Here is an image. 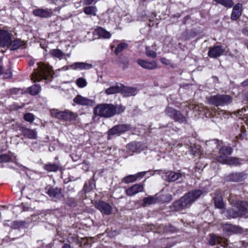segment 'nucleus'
Masks as SVG:
<instances>
[{"label": "nucleus", "instance_id": "79ce46f5", "mask_svg": "<svg viewBox=\"0 0 248 248\" xmlns=\"http://www.w3.org/2000/svg\"><path fill=\"white\" fill-rule=\"evenodd\" d=\"M76 84L79 88H84L87 86L86 80L83 78H79L76 80Z\"/></svg>", "mask_w": 248, "mask_h": 248}, {"label": "nucleus", "instance_id": "37998d69", "mask_svg": "<svg viewBox=\"0 0 248 248\" xmlns=\"http://www.w3.org/2000/svg\"><path fill=\"white\" fill-rule=\"evenodd\" d=\"M11 159V157L9 154L0 152V162H7L9 161Z\"/></svg>", "mask_w": 248, "mask_h": 248}, {"label": "nucleus", "instance_id": "a19ab883", "mask_svg": "<svg viewBox=\"0 0 248 248\" xmlns=\"http://www.w3.org/2000/svg\"><path fill=\"white\" fill-rule=\"evenodd\" d=\"M145 54L148 57L152 58H155L157 56L156 53L151 50L149 46H146L145 48Z\"/></svg>", "mask_w": 248, "mask_h": 248}, {"label": "nucleus", "instance_id": "72a5a7b5", "mask_svg": "<svg viewBox=\"0 0 248 248\" xmlns=\"http://www.w3.org/2000/svg\"><path fill=\"white\" fill-rule=\"evenodd\" d=\"M227 218H235L238 217V212L235 208V205L227 210Z\"/></svg>", "mask_w": 248, "mask_h": 248}, {"label": "nucleus", "instance_id": "1a4fd4ad", "mask_svg": "<svg viewBox=\"0 0 248 248\" xmlns=\"http://www.w3.org/2000/svg\"><path fill=\"white\" fill-rule=\"evenodd\" d=\"M247 174L245 172L232 173L225 177V180L229 182H238L245 180Z\"/></svg>", "mask_w": 248, "mask_h": 248}, {"label": "nucleus", "instance_id": "2f4dec72", "mask_svg": "<svg viewBox=\"0 0 248 248\" xmlns=\"http://www.w3.org/2000/svg\"><path fill=\"white\" fill-rule=\"evenodd\" d=\"M84 13L89 16H96L97 8L94 6H89L84 8Z\"/></svg>", "mask_w": 248, "mask_h": 248}, {"label": "nucleus", "instance_id": "2eb2a0df", "mask_svg": "<svg viewBox=\"0 0 248 248\" xmlns=\"http://www.w3.org/2000/svg\"><path fill=\"white\" fill-rule=\"evenodd\" d=\"M19 130L24 137L30 139H36L37 137V132L34 129L27 128L24 126H19Z\"/></svg>", "mask_w": 248, "mask_h": 248}, {"label": "nucleus", "instance_id": "58836bf2", "mask_svg": "<svg viewBox=\"0 0 248 248\" xmlns=\"http://www.w3.org/2000/svg\"><path fill=\"white\" fill-rule=\"evenodd\" d=\"M128 46V44L124 42H122L118 45L115 48L114 50V53L115 54L117 55L122 51H123L125 48H127Z\"/></svg>", "mask_w": 248, "mask_h": 248}, {"label": "nucleus", "instance_id": "a878e982", "mask_svg": "<svg viewBox=\"0 0 248 248\" xmlns=\"http://www.w3.org/2000/svg\"><path fill=\"white\" fill-rule=\"evenodd\" d=\"M214 204L216 208L223 209L225 206L220 192H217L214 198Z\"/></svg>", "mask_w": 248, "mask_h": 248}, {"label": "nucleus", "instance_id": "4c0bfd02", "mask_svg": "<svg viewBox=\"0 0 248 248\" xmlns=\"http://www.w3.org/2000/svg\"><path fill=\"white\" fill-rule=\"evenodd\" d=\"M217 3L224 6V7L230 8L233 5V2L232 0H214Z\"/></svg>", "mask_w": 248, "mask_h": 248}, {"label": "nucleus", "instance_id": "ddd939ff", "mask_svg": "<svg viewBox=\"0 0 248 248\" xmlns=\"http://www.w3.org/2000/svg\"><path fill=\"white\" fill-rule=\"evenodd\" d=\"M95 206L98 210L104 214L109 215L111 213V206L105 202L99 201L95 203Z\"/></svg>", "mask_w": 248, "mask_h": 248}, {"label": "nucleus", "instance_id": "de8ad7c7", "mask_svg": "<svg viewBox=\"0 0 248 248\" xmlns=\"http://www.w3.org/2000/svg\"><path fill=\"white\" fill-rule=\"evenodd\" d=\"M10 109L11 110H16L19 109L20 107L16 104H13L9 106Z\"/></svg>", "mask_w": 248, "mask_h": 248}, {"label": "nucleus", "instance_id": "6ab92c4d", "mask_svg": "<svg viewBox=\"0 0 248 248\" xmlns=\"http://www.w3.org/2000/svg\"><path fill=\"white\" fill-rule=\"evenodd\" d=\"M70 68L74 70H88L92 68L93 65L91 64L83 62H74L69 66Z\"/></svg>", "mask_w": 248, "mask_h": 248}, {"label": "nucleus", "instance_id": "5fc2aeb1", "mask_svg": "<svg viewBox=\"0 0 248 248\" xmlns=\"http://www.w3.org/2000/svg\"><path fill=\"white\" fill-rule=\"evenodd\" d=\"M242 84L244 86H248V79L246 80L245 81H243L242 83Z\"/></svg>", "mask_w": 248, "mask_h": 248}, {"label": "nucleus", "instance_id": "49530a36", "mask_svg": "<svg viewBox=\"0 0 248 248\" xmlns=\"http://www.w3.org/2000/svg\"><path fill=\"white\" fill-rule=\"evenodd\" d=\"M221 143V141H219L218 140H216V139L208 142V144L209 145H212L213 144H215L216 145L217 148L218 147V146L220 145V144Z\"/></svg>", "mask_w": 248, "mask_h": 248}, {"label": "nucleus", "instance_id": "13d9d810", "mask_svg": "<svg viewBox=\"0 0 248 248\" xmlns=\"http://www.w3.org/2000/svg\"><path fill=\"white\" fill-rule=\"evenodd\" d=\"M29 187H28V186H27V187H24L23 188V189H22V192H23V191H24V192H26V191L28 190V189H29Z\"/></svg>", "mask_w": 248, "mask_h": 248}, {"label": "nucleus", "instance_id": "7ed1b4c3", "mask_svg": "<svg viewBox=\"0 0 248 248\" xmlns=\"http://www.w3.org/2000/svg\"><path fill=\"white\" fill-rule=\"evenodd\" d=\"M232 152V147L230 146H223L219 149V155L216 157V160L218 162L223 164L237 165L239 164V159L230 156Z\"/></svg>", "mask_w": 248, "mask_h": 248}, {"label": "nucleus", "instance_id": "423d86ee", "mask_svg": "<svg viewBox=\"0 0 248 248\" xmlns=\"http://www.w3.org/2000/svg\"><path fill=\"white\" fill-rule=\"evenodd\" d=\"M131 129V127L130 124H119L116 125L110 128L108 132V139H110L109 137L111 136L118 135L119 136L123 134L127 131Z\"/></svg>", "mask_w": 248, "mask_h": 248}, {"label": "nucleus", "instance_id": "20e7f679", "mask_svg": "<svg viewBox=\"0 0 248 248\" xmlns=\"http://www.w3.org/2000/svg\"><path fill=\"white\" fill-rule=\"evenodd\" d=\"M51 67L42 62L38 63V68L34 69L31 75V79L34 82L40 81L42 79H47L51 74Z\"/></svg>", "mask_w": 248, "mask_h": 248}, {"label": "nucleus", "instance_id": "39448f33", "mask_svg": "<svg viewBox=\"0 0 248 248\" xmlns=\"http://www.w3.org/2000/svg\"><path fill=\"white\" fill-rule=\"evenodd\" d=\"M208 103L216 107L224 106L230 104L232 101V97L227 94H218L211 95L207 98Z\"/></svg>", "mask_w": 248, "mask_h": 248}, {"label": "nucleus", "instance_id": "6e6552de", "mask_svg": "<svg viewBox=\"0 0 248 248\" xmlns=\"http://www.w3.org/2000/svg\"><path fill=\"white\" fill-rule=\"evenodd\" d=\"M13 34L5 30H0V46L8 47Z\"/></svg>", "mask_w": 248, "mask_h": 248}, {"label": "nucleus", "instance_id": "4be33fe9", "mask_svg": "<svg viewBox=\"0 0 248 248\" xmlns=\"http://www.w3.org/2000/svg\"><path fill=\"white\" fill-rule=\"evenodd\" d=\"M242 11V4L238 3L236 4L233 9L231 14V19L233 20L237 19L241 15Z\"/></svg>", "mask_w": 248, "mask_h": 248}, {"label": "nucleus", "instance_id": "aec40b11", "mask_svg": "<svg viewBox=\"0 0 248 248\" xmlns=\"http://www.w3.org/2000/svg\"><path fill=\"white\" fill-rule=\"evenodd\" d=\"M33 14L36 16L43 18L49 17L52 16V11L49 9H36L32 12Z\"/></svg>", "mask_w": 248, "mask_h": 248}, {"label": "nucleus", "instance_id": "603ef678", "mask_svg": "<svg viewBox=\"0 0 248 248\" xmlns=\"http://www.w3.org/2000/svg\"><path fill=\"white\" fill-rule=\"evenodd\" d=\"M94 0H84V4L85 5H90L92 4Z\"/></svg>", "mask_w": 248, "mask_h": 248}, {"label": "nucleus", "instance_id": "e433bc0d", "mask_svg": "<svg viewBox=\"0 0 248 248\" xmlns=\"http://www.w3.org/2000/svg\"><path fill=\"white\" fill-rule=\"evenodd\" d=\"M140 142H131L127 144V148L133 152H139V148L140 147Z\"/></svg>", "mask_w": 248, "mask_h": 248}, {"label": "nucleus", "instance_id": "c756f323", "mask_svg": "<svg viewBox=\"0 0 248 248\" xmlns=\"http://www.w3.org/2000/svg\"><path fill=\"white\" fill-rule=\"evenodd\" d=\"M41 90V87L39 84H34L27 89V92L32 95L38 94Z\"/></svg>", "mask_w": 248, "mask_h": 248}, {"label": "nucleus", "instance_id": "f3484780", "mask_svg": "<svg viewBox=\"0 0 248 248\" xmlns=\"http://www.w3.org/2000/svg\"><path fill=\"white\" fill-rule=\"evenodd\" d=\"M73 102L77 105L81 106H93L94 101L80 95H77L73 99Z\"/></svg>", "mask_w": 248, "mask_h": 248}, {"label": "nucleus", "instance_id": "0eeeda50", "mask_svg": "<svg viewBox=\"0 0 248 248\" xmlns=\"http://www.w3.org/2000/svg\"><path fill=\"white\" fill-rule=\"evenodd\" d=\"M54 115L58 119L67 122L75 121L78 117L77 113L67 110L62 111H56Z\"/></svg>", "mask_w": 248, "mask_h": 248}, {"label": "nucleus", "instance_id": "dca6fc26", "mask_svg": "<svg viewBox=\"0 0 248 248\" xmlns=\"http://www.w3.org/2000/svg\"><path fill=\"white\" fill-rule=\"evenodd\" d=\"M227 242L228 240L227 239L215 235H211L209 240L210 245H215L219 244L223 247H226L228 245Z\"/></svg>", "mask_w": 248, "mask_h": 248}, {"label": "nucleus", "instance_id": "8fccbe9b", "mask_svg": "<svg viewBox=\"0 0 248 248\" xmlns=\"http://www.w3.org/2000/svg\"><path fill=\"white\" fill-rule=\"evenodd\" d=\"M4 74H5L4 78H10L12 76V73L11 69H8L5 72V73Z\"/></svg>", "mask_w": 248, "mask_h": 248}, {"label": "nucleus", "instance_id": "c85d7f7f", "mask_svg": "<svg viewBox=\"0 0 248 248\" xmlns=\"http://www.w3.org/2000/svg\"><path fill=\"white\" fill-rule=\"evenodd\" d=\"M22 44L23 42L21 40L16 39L12 41V39L8 47H10L11 50H16L19 48Z\"/></svg>", "mask_w": 248, "mask_h": 248}, {"label": "nucleus", "instance_id": "a18cd8bd", "mask_svg": "<svg viewBox=\"0 0 248 248\" xmlns=\"http://www.w3.org/2000/svg\"><path fill=\"white\" fill-rule=\"evenodd\" d=\"M24 119L28 122H32L34 119V115L30 113H26L24 115Z\"/></svg>", "mask_w": 248, "mask_h": 248}, {"label": "nucleus", "instance_id": "69168bd1", "mask_svg": "<svg viewBox=\"0 0 248 248\" xmlns=\"http://www.w3.org/2000/svg\"><path fill=\"white\" fill-rule=\"evenodd\" d=\"M247 99H248V94H247Z\"/></svg>", "mask_w": 248, "mask_h": 248}, {"label": "nucleus", "instance_id": "864d4df0", "mask_svg": "<svg viewBox=\"0 0 248 248\" xmlns=\"http://www.w3.org/2000/svg\"><path fill=\"white\" fill-rule=\"evenodd\" d=\"M242 32L244 34L248 36V28H244L242 29Z\"/></svg>", "mask_w": 248, "mask_h": 248}, {"label": "nucleus", "instance_id": "7c9ffc66", "mask_svg": "<svg viewBox=\"0 0 248 248\" xmlns=\"http://www.w3.org/2000/svg\"><path fill=\"white\" fill-rule=\"evenodd\" d=\"M122 91L124 95L127 96L135 95L137 93L136 89L133 87H124Z\"/></svg>", "mask_w": 248, "mask_h": 248}, {"label": "nucleus", "instance_id": "9d476101", "mask_svg": "<svg viewBox=\"0 0 248 248\" xmlns=\"http://www.w3.org/2000/svg\"><path fill=\"white\" fill-rule=\"evenodd\" d=\"M235 208L238 212V217H248V204L243 202H239L235 204Z\"/></svg>", "mask_w": 248, "mask_h": 248}, {"label": "nucleus", "instance_id": "b1692460", "mask_svg": "<svg viewBox=\"0 0 248 248\" xmlns=\"http://www.w3.org/2000/svg\"><path fill=\"white\" fill-rule=\"evenodd\" d=\"M182 176V173L174 171L169 172L165 175L166 177L165 179L168 182L175 181L181 178Z\"/></svg>", "mask_w": 248, "mask_h": 248}, {"label": "nucleus", "instance_id": "f8f14e48", "mask_svg": "<svg viewBox=\"0 0 248 248\" xmlns=\"http://www.w3.org/2000/svg\"><path fill=\"white\" fill-rule=\"evenodd\" d=\"M52 200L57 201L61 200L63 196L61 188L50 187L46 193Z\"/></svg>", "mask_w": 248, "mask_h": 248}, {"label": "nucleus", "instance_id": "c9c22d12", "mask_svg": "<svg viewBox=\"0 0 248 248\" xmlns=\"http://www.w3.org/2000/svg\"><path fill=\"white\" fill-rule=\"evenodd\" d=\"M157 199L156 197L154 196H149L145 198L143 200V206H146V205H150L154 204L156 202Z\"/></svg>", "mask_w": 248, "mask_h": 248}, {"label": "nucleus", "instance_id": "e2e57ef3", "mask_svg": "<svg viewBox=\"0 0 248 248\" xmlns=\"http://www.w3.org/2000/svg\"><path fill=\"white\" fill-rule=\"evenodd\" d=\"M47 246H44L43 245L40 248H46Z\"/></svg>", "mask_w": 248, "mask_h": 248}, {"label": "nucleus", "instance_id": "a211bd4d", "mask_svg": "<svg viewBox=\"0 0 248 248\" xmlns=\"http://www.w3.org/2000/svg\"><path fill=\"white\" fill-rule=\"evenodd\" d=\"M143 185L135 184L132 186L126 189L125 190V193L128 196H132L138 193L139 192L143 191Z\"/></svg>", "mask_w": 248, "mask_h": 248}, {"label": "nucleus", "instance_id": "9b49d317", "mask_svg": "<svg viewBox=\"0 0 248 248\" xmlns=\"http://www.w3.org/2000/svg\"><path fill=\"white\" fill-rule=\"evenodd\" d=\"M137 63L142 68L147 70H152L157 68V64L155 61H148L146 60L139 59Z\"/></svg>", "mask_w": 248, "mask_h": 248}, {"label": "nucleus", "instance_id": "412c9836", "mask_svg": "<svg viewBox=\"0 0 248 248\" xmlns=\"http://www.w3.org/2000/svg\"><path fill=\"white\" fill-rule=\"evenodd\" d=\"M145 173V171H142L134 175H127L123 179V181L126 184L134 182L138 179L141 178L143 177Z\"/></svg>", "mask_w": 248, "mask_h": 248}, {"label": "nucleus", "instance_id": "f704fd0d", "mask_svg": "<svg viewBox=\"0 0 248 248\" xmlns=\"http://www.w3.org/2000/svg\"><path fill=\"white\" fill-rule=\"evenodd\" d=\"M61 168V167L58 165L48 163L44 166V169L47 171H57Z\"/></svg>", "mask_w": 248, "mask_h": 248}, {"label": "nucleus", "instance_id": "bb28decb", "mask_svg": "<svg viewBox=\"0 0 248 248\" xmlns=\"http://www.w3.org/2000/svg\"><path fill=\"white\" fill-rule=\"evenodd\" d=\"M122 88L121 86L115 85L111 86L105 90V93L108 95L113 94L122 92Z\"/></svg>", "mask_w": 248, "mask_h": 248}, {"label": "nucleus", "instance_id": "bf43d9fd", "mask_svg": "<svg viewBox=\"0 0 248 248\" xmlns=\"http://www.w3.org/2000/svg\"><path fill=\"white\" fill-rule=\"evenodd\" d=\"M167 197H168V200H169V201H170V200H171V199H172V197H171V195H170V194H168V195H167Z\"/></svg>", "mask_w": 248, "mask_h": 248}, {"label": "nucleus", "instance_id": "680f3d73", "mask_svg": "<svg viewBox=\"0 0 248 248\" xmlns=\"http://www.w3.org/2000/svg\"><path fill=\"white\" fill-rule=\"evenodd\" d=\"M33 64H34V62H32V61H31L29 62V65L30 66H32L33 65Z\"/></svg>", "mask_w": 248, "mask_h": 248}, {"label": "nucleus", "instance_id": "ea45409f", "mask_svg": "<svg viewBox=\"0 0 248 248\" xmlns=\"http://www.w3.org/2000/svg\"><path fill=\"white\" fill-rule=\"evenodd\" d=\"M176 111V109L170 107H167L166 108L164 112L167 115L173 119L175 116Z\"/></svg>", "mask_w": 248, "mask_h": 248}, {"label": "nucleus", "instance_id": "5701e85b", "mask_svg": "<svg viewBox=\"0 0 248 248\" xmlns=\"http://www.w3.org/2000/svg\"><path fill=\"white\" fill-rule=\"evenodd\" d=\"M222 228L224 231L232 233H239L241 231V228L238 226L229 223L223 224Z\"/></svg>", "mask_w": 248, "mask_h": 248}, {"label": "nucleus", "instance_id": "6e6d98bb", "mask_svg": "<svg viewBox=\"0 0 248 248\" xmlns=\"http://www.w3.org/2000/svg\"><path fill=\"white\" fill-rule=\"evenodd\" d=\"M62 248H71V247L69 245L67 244H65L63 245Z\"/></svg>", "mask_w": 248, "mask_h": 248}, {"label": "nucleus", "instance_id": "cd10ccee", "mask_svg": "<svg viewBox=\"0 0 248 248\" xmlns=\"http://www.w3.org/2000/svg\"><path fill=\"white\" fill-rule=\"evenodd\" d=\"M173 119L177 122L180 124H186V117L182 114V113L179 110L176 109L175 115Z\"/></svg>", "mask_w": 248, "mask_h": 248}, {"label": "nucleus", "instance_id": "c03bdc74", "mask_svg": "<svg viewBox=\"0 0 248 248\" xmlns=\"http://www.w3.org/2000/svg\"><path fill=\"white\" fill-rule=\"evenodd\" d=\"M9 91L12 94H22L24 93L23 90L16 88L10 89Z\"/></svg>", "mask_w": 248, "mask_h": 248}, {"label": "nucleus", "instance_id": "f03ea898", "mask_svg": "<svg viewBox=\"0 0 248 248\" xmlns=\"http://www.w3.org/2000/svg\"><path fill=\"white\" fill-rule=\"evenodd\" d=\"M125 110V108L122 106H114L110 104H102L96 106L93 110L95 115L104 117H110L115 114H120Z\"/></svg>", "mask_w": 248, "mask_h": 248}, {"label": "nucleus", "instance_id": "09e8293b", "mask_svg": "<svg viewBox=\"0 0 248 248\" xmlns=\"http://www.w3.org/2000/svg\"><path fill=\"white\" fill-rule=\"evenodd\" d=\"M160 62L162 63L165 65H169L170 63V60L166 59L165 58H161L160 59Z\"/></svg>", "mask_w": 248, "mask_h": 248}, {"label": "nucleus", "instance_id": "052dcab7", "mask_svg": "<svg viewBox=\"0 0 248 248\" xmlns=\"http://www.w3.org/2000/svg\"><path fill=\"white\" fill-rule=\"evenodd\" d=\"M2 71H3L2 67V66L0 65V75H1V74L2 73Z\"/></svg>", "mask_w": 248, "mask_h": 248}, {"label": "nucleus", "instance_id": "473e14b6", "mask_svg": "<svg viewBox=\"0 0 248 248\" xmlns=\"http://www.w3.org/2000/svg\"><path fill=\"white\" fill-rule=\"evenodd\" d=\"M49 53L52 57L58 58L59 60H61L64 55V53L62 51L59 49H51L49 51Z\"/></svg>", "mask_w": 248, "mask_h": 248}, {"label": "nucleus", "instance_id": "4d7b16f0", "mask_svg": "<svg viewBox=\"0 0 248 248\" xmlns=\"http://www.w3.org/2000/svg\"><path fill=\"white\" fill-rule=\"evenodd\" d=\"M170 229H168V228H166V229H165V230H166V231H173V227H172V226H170Z\"/></svg>", "mask_w": 248, "mask_h": 248}, {"label": "nucleus", "instance_id": "393cba45", "mask_svg": "<svg viewBox=\"0 0 248 248\" xmlns=\"http://www.w3.org/2000/svg\"><path fill=\"white\" fill-rule=\"evenodd\" d=\"M94 32L99 36V38L109 39L111 37V34L110 32L101 27L96 28Z\"/></svg>", "mask_w": 248, "mask_h": 248}, {"label": "nucleus", "instance_id": "3c124183", "mask_svg": "<svg viewBox=\"0 0 248 248\" xmlns=\"http://www.w3.org/2000/svg\"><path fill=\"white\" fill-rule=\"evenodd\" d=\"M246 111V108H243L241 109H239L237 111V115L241 116L242 115V113Z\"/></svg>", "mask_w": 248, "mask_h": 248}, {"label": "nucleus", "instance_id": "4468645a", "mask_svg": "<svg viewBox=\"0 0 248 248\" xmlns=\"http://www.w3.org/2000/svg\"><path fill=\"white\" fill-rule=\"evenodd\" d=\"M225 49L222 46H214L209 48L208 55L210 58H216L222 55Z\"/></svg>", "mask_w": 248, "mask_h": 248}, {"label": "nucleus", "instance_id": "0e129e2a", "mask_svg": "<svg viewBox=\"0 0 248 248\" xmlns=\"http://www.w3.org/2000/svg\"><path fill=\"white\" fill-rule=\"evenodd\" d=\"M67 0H60V1H62V2H64L65 1H66Z\"/></svg>", "mask_w": 248, "mask_h": 248}, {"label": "nucleus", "instance_id": "f257e3e1", "mask_svg": "<svg viewBox=\"0 0 248 248\" xmlns=\"http://www.w3.org/2000/svg\"><path fill=\"white\" fill-rule=\"evenodd\" d=\"M202 194V191L201 190H191L175 202L173 203L172 208L175 211H179L189 208Z\"/></svg>", "mask_w": 248, "mask_h": 248}]
</instances>
